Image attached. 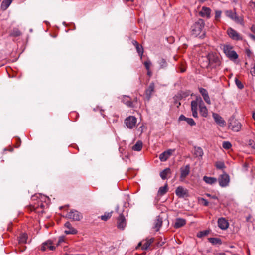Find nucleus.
<instances>
[{
	"mask_svg": "<svg viewBox=\"0 0 255 255\" xmlns=\"http://www.w3.org/2000/svg\"><path fill=\"white\" fill-rule=\"evenodd\" d=\"M204 27V20L202 19H199L193 24L191 27V35L194 37L199 36L200 38H204L205 36Z\"/></svg>",
	"mask_w": 255,
	"mask_h": 255,
	"instance_id": "1",
	"label": "nucleus"
},
{
	"mask_svg": "<svg viewBox=\"0 0 255 255\" xmlns=\"http://www.w3.org/2000/svg\"><path fill=\"white\" fill-rule=\"evenodd\" d=\"M206 63L202 66L206 68H216L220 65L221 61L218 54L214 53H209L205 57Z\"/></svg>",
	"mask_w": 255,
	"mask_h": 255,
	"instance_id": "2",
	"label": "nucleus"
},
{
	"mask_svg": "<svg viewBox=\"0 0 255 255\" xmlns=\"http://www.w3.org/2000/svg\"><path fill=\"white\" fill-rule=\"evenodd\" d=\"M228 127L233 131L238 132L241 129L242 125L238 120L232 117L229 120Z\"/></svg>",
	"mask_w": 255,
	"mask_h": 255,
	"instance_id": "3",
	"label": "nucleus"
},
{
	"mask_svg": "<svg viewBox=\"0 0 255 255\" xmlns=\"http://www.w3.org/2000/svg\"><path fill=\"white\" fill-rule=\"evenodd\" d=\"M225 14L227 17L236 23H240L242 25L244 24L243 18L242 17L238 16L235 11H232L231 10H226L225 11Z\"/></svg>",
	"mask_w": 255,
	"mask_h": 255,
	"instance_id": "4",
	"label": "nucleus"
},
{
	"mask_svg": "<svg viewBox=\"0 0 255 255\" xmlns=\"http://www.w3.org/2000/svg\"><path fill=\"white\" fill-rule=\"evenodd\" d=\"M224 52L230 60H236L238 58L236 52L233 50V47L230 45H225L223 47Z\"/></svg>",
	"mask_w": 255,
	"mask_h": 255,
	"instance_id": "5",
	"label": "nucleus"
},
{
	"mask_svg": "<svg viewBox=\"0 0 255 255\" xmlns=\"http://www.w3.org/2000/svg\"><path fill=\"white\" fill-rule=\"evenodd\" d=\"M137 118L133 116H129L125 120V124L129 129H133L136 126Z\"/></svg>",
	"mask_w": 255,
	"mask_h": 255,
	"instance_id": "6",
	"label": "nucleus"
},
{
	"mask_svg": "<svg viewBox=\"0 0 255 255\" xmlns=\"http://www.w3.org/2000/svg\"><path fill=\"white\" fill-rule=\"evenodd\" d=\"M66 217L74 221H80L83 217L81 213L74 209L71 210L68 212L66 214Z\"/></svg>",
	"mask_w": 255,
	"mask_h": 255,
	"instance_id": "7",
	"label": "nucleus"
},
{
	"mask_svg": "<svg viewBox=\"0 0 255 255\" xmlns=\"http://www.w3.org/2000/svg\"><path fill=\"white\" fill-rule=\"evenodd\" d=\"M227 33L229 35V37L231 38L233 40H242V37L241 35L237 32L235 30L233 29L231 27H229L227 30Z\"/></svg>",
	"mask_w": 255,
	"mask_h": 255,
	"instance_id": "8",
	"label": "nucleus"
},
{
	"mask_svg": "<svg viewBox=\"0 0 255 255\" xmlns=\"http://www.w3.org/2000/svg\"><path fill=\"white\" fill-rule=\"evenodd\" d=\"M218 181L220 186L226 187L228 185L230 181L229 176L226 173L221 175L218 178Z\"/></svg>",
	"mask_w": 255,
	"mask_h": 255,
	"instance_id": "9",
	"label": "nucleus"
},
{
	"mask_svg": "<svg viewBox=\"0 0 255 255\" xmlns=\"http://www.w3.org/2000/svg\"><path fill=\"white\" fill-rule=\"evenodd\" d=\"M155 91V84L153 82H151L149 85L148 87L145 91V99L147 101H149L151 98L152 93Z\"/></svg>",
	"mask_w": 255,
	"mask_h": 255,
	"instance_id": "10",
	"label": "nucleus"
},
{
	"mask_svg": "<svg viewBox=\"0 0 255 255\" xmlns=\"http://www.w3.org/2000/svg\"><path fill=\"white\" fill-rule=\"evenodd\" d=\"M175 193L179 198H184L189 196L188 190L182 186H178L175 190Z\"/></svg>",
	"mask_w": 255,
	"mask_h": 255,
	"instance_id": "11",
	"label": "nucleus"
},
{
	"mask_svg": "<svg viewBox=\"0 0 255 255\" xmlns=\"http://www.w3.org/2000/svg\"><path fill=\"white\" fill-rule=\"evenodd\" d=\"M117 228L120 230H124L126 226V218L122 213H120L117 219Z\"/></svg>",
	"mask_w": 255,
	"mask_h": 255,
	"instance_id": "12",
	"label": "nucleus"
},
{
	"mask_svg": "<svg viewBox=\"0 0 255 255\" xmlns=\"http://www.w3.org/2000/svg\"><path fill=\"white\" fill-rule=\"evenodd\" d=\"M190 165L189 164L186 165L184 167H182L180 168V180L183 181L185 178L189 175L190 173Z\"/></svg>",
	"mask_w": 255,
	"mask_h": 255,
	"instance_id": "13",
	"label": "nucleus"
},
{
	"mask_svg": "<svg viewBox=\"0 0 255 255\" xmlns=\"http://www.w3.org/2000/svg\"><path fill=\"white\" fill-rule=\"evenodd\" d=\"M163 223V219L160 216L156 217L153 224V228L157 232L160 230Z\"/></svg>",
	"mask_w": 255,
	"mask_h": 255,
	"instance_id": "14",
	"label": "nucleus"
},
{
	"mask_svg": "<svg viewBox=\"0 0 255 255\" xmlns=\"http://www.w3.org/2000/svg\"><path fill=\"white\" fill-rule=\"evenodd\" d=\"M122 101L129 108L134 107V103L132 102L131 99L129 96H123L122 98Z\"/></svg>",
	"mask_w": 255,
	"mask_h": 255,
	"instance_id": "15",
	"label": "nucleus"
},
{
	"mask_svg": "<svg viewBox=\"0 0 255 255\" xmlns=\"http://www.w3.org/2000/svg\"><path fill=\"white\" fill-rule=\"evenodd\" d=\"M199 91L200 94L202 95L204 101L208 104H211L210 98L208 95V92L206 89L203 88H199Z\"/></svg>",
	"mask_w": 255,
	"mask_h": 255,
	"instance_id": "16",
	"label": "nucleus"
},
{
	"mask_svg": "<svg viewBox=\"0 0 255 255\" xmlns=\"http://www.w3.org/2000/svg\"><path fill=\"white\" fill-rule=\"evenodd\" d=\"M211 10L210 8L203 6L201 10L199 12V15L203 17L209 18L210 17Z\"/></svg>",
	"mask_w": 255,
	"mask_h": 255,
	"instance_id": "17",
	"label": "nucleus"
},
{
	"mask_svg": "<svg viewBox=\"0 0 255 255\" xmlns=\"http://www.w3.org/2000/svg\"><path fill=\"white\" fill-rule=\"evenodd\" d=\"M218 227L222 230H226L229 227L228 221L224 218H220L218 220Z\"/></svg>",
	"mask_w": 255,
	"mask_h": 255,
	"instance_id": "18",
	"label": "nucleus"
},
{
	"mask_svg": "<svg viewBox=\"0 0 255 255\" xmlns=\"http://www.w3.org/2000/svg\"><path fill=\"white\" fill-rule=\"evenodd\" d=\"M52 243L51 241H47L43 243L41 247V250L43 251H46L48 249L50 251H53L55 249V247L52 245Z\"/></svg>",
	"mask_w": 255,
	"mask_h": 255,
	"instance_id": "19",
	"label": "nucleus"
},
{
	"mask_svg": "<svg viewBox=\"0 0 255 255\" xmlns=\"http://www.w3.org/2000/svg\"><path fill=\"white\" fill-rule=\"evenodd\" d=\"M186 223V221L185 219L181 218H178L175 220L174 227L176 229L179 228L184 226Z\"/></svg>",
	"mask_w": 255,
	"mask_h": 255,
	"instance_id": "20",
	"label": "nucleus"
},
{
	"mask_svg": "<svg viewBox=\"0 0 255 255\" xmlns=\"http://www.w3.org/2000/svg\"><path fill=\"white\" fill-rule=\"evenodd\" d=\"M213 117L215 121L220 126H224L225 121L219 114L217 113H213Z\"/></svg>",
	"mask_w": 255,
	"mask_h": 255,
	"instance_id": "21",
	"label": "nucleus"
},
{
	"mask_svg": "<svg viewBox=\"0 0 255 255\" xmlns=\"http://www.w3.org/2000/svg\"><path fill=\"white\" fill-rule=\"evenodd\" d=\"M154 241V238H151L150 239H146L145 242L143 244L141 249L143 250H146L148 249L149 246L151 245L152 243H153Z\"/></svg>",
	"mask_w": 255,
	"mask_h": 255,
	"instance_id": "22",
	"label": "nucleus"
},
{
	"mask_svg": "<svg viewBox=\"0 0 255 255\" xmlns=\"http://www.w3.org/2000/svg\"><path fill=\"white\" fill-rule=\"evenodd\" d=\"M22 33L17 28H14L9 33V36L11 37H17L22 35Z\"/></svg>",
	"mask_w": 255,
	"mask_h": 255,
	"instance_id": "23",
	"label": "nucleus"
},
{
	"mask_svg": "<svg viewBox=\"0 0 255 255\" xmlns=\"http://www.w3.org/2000/svg\"><path fill=\"white\" fill-rule=\"evenodd\" d=\"M13 0H3L1 3L0 8L3 11L7 9L12 2Z\"/></svg>",
	"mask_w": 255,
	"mask_h": 255,
	"instance_id": "24",
	"label": "nucleus"
},
{
	"mask_svg": "<svg viewBox=\"0 0 255 255\" xmlns=\"http://www.w3.org/2000/svg\"><path fill=\"white\" fill-rule=\"evenodd\" d=\"M171 172L169 168H166L160 173V176L163 180H165L167 178V175L171 174Z\"/></svg>",
	"mask_w": 255,
	"mask_h": 255,
	"instance_id": "25",
	"label": "nucleus"
},
{
	"mask_svg": "<svg viewBox=\"0 0 255 255\" xmlns=\"http://www.w3.org/2000/svg\"><path fill=\"white\" fill-rule=\"evenodd\" d=\"M203 151L200 147H194V154L196 157H202L203 155Z\"/></svg>",
	"mask_w": 255,
	"mask_h": 255,
	"instance_id": "26",
	"label": "nucleus"
},
{
	"mask_svg": "<svg viewBox=\"0 0 255 255\" xmlns=\"http://www.w3.org/2000/svg\"><path fill=\"white\" fill-rule=\"evenodd\" d=\"M168 191V185L166 184L164 186L160 187L158 191V195L162 196Z\"/></svg>",
	"mask_w": 255,
	"mask_h": 255,
	"instance_id": "27",
	"label": "nucleus"
},
{
	"mask_svg": "<svg viewBox=\"0 0 255 255\" xmlns=\"http://www.w3.org/2000/svg\"><path fill=\"white\" fill-rule=\"evenodd\" d=\"M203 180L207 184H213L217 182V179L214 177L204 176L203 177Z\"/></svg>",
	"mask_w": 255,
	"mask_h": 255,
	"instance_id": "28",
	"label": "nucleus"
},
{
	"mask_svg": "<svg viewBox=\"0 0 255 255\" xmlns=\"http://www.w3.org/2000/svg\"><path fill=\"white\" fill-rule=\"evenodd\" d=\"M143 146L142 142L140 140H138L136 142L135 144L132 146V150L136 151H140L141 150Z\"/></svg>",
	"mask_w": 255,
	"mask_h": 255,
	"instance_id": "29",
	"label": "nucleus"
},
{
	"mask_svg": "<svg viewBox=\"0 0 255 255\" xmlns=\"http://www.w3.org/2000/svg\"><path fill=\"white\" fill-rule=\"evenodd\" d=\"M113 213V211H111L110 212H105L104 214L101 216L100 218L102 220L106 221L111 218Z\"/></svg>",
	"mask_w": 255,
	"mask_h": 255,
	"instance_id": "30",
	"label": "nucleus"
},
{
	"mask_svg": "<svg viewBox=\"0 0 255 255\" xmlns=\"http://www.w3.org/2000/svg\"><path fill=\"white\" fill-rule=\"evenodd\" d=\"M208 241L213 245L222 244V241L220 238H209Z\"/></svg>",
	"mask_w": 255,
	"mask_h": 255,
	"instance_id": "31",
	"label": "nucleus"
},
{
	"mask_svg": "<svg viewBox=\"0 0 255 255\" xmlns=\"http://www.w3.org/2000/svg\"><path fill=\"white\" fill-rule=\"evenodd\" d=\"M199 112L203 117H207L208 116V110L206 106L200 107L199 108Z\"/></svg>",
	"mask_w": 255,
	"mask_h": 255,
	"instance_id": "32",
	"label": "nucleus"
},
{
	"mask_svg": "<svg viewBox=\"0 0 255 255\" xmlns=\"http://www.w3.org/2000/svg\"><path fill=\"white\" fill-rule=\"evenodd\" d=\"M159 65H160V68L161 69H164L167 67L168 64L166 61L163 59H160L158 62Z\"/></svg>",
	"mask_w": 255,
	"mask_h": 255,
	"instance_id": "33",
	"label": "nucleus"
},
{
	"mask_svg": "<svg viewBox=\"0 0 255 255\" xmlns=\"http://www.w3.org/2000/svg\"><path fill=\"white\" fill-rule=\"evenodd\" d=\"M136 49L139 55L142 58L144 52L143 47L139 44L138 46H136Z\"/></svg>",
	"mask_w": 255,
	"mask_h": 255,
	"instance_id": "34",
	"label": "nucleus"
},
{
	"mask_svg": "<svg viewBox=\"0 0 255 255\" xmlns=\"http://www.w3.org/2000/svg\"><path fill=\"white\" fill-rule=\"evenodd\" d=\"M209 233L210 231L207 230L200 231L197 233V236L198 238H202L203 237L208 235L209 234Z\"/></svg>",
	"mask_w": 255,
	"mask_h": 255,
	"instance_id": "35",
	"label": "nucleus"
},
{
	"mask_svg": "<svg viewBox=\"0 0 255 255\" xmlns=\"http://www.w3.org/2000/svg\"><path fill=\"white\" fill-rule=\"evenodd\" d=\"M27 238V235L25 234H23L19 237V242L20 243H26Z\"/></svg>",
	"mask_w": 255,
	"mask_h": 255,
	"instance_id": "36",
	"label": "nucleus"
},
{
	"mask_svg": "<svg viewBox=\"0 0 255 255\" xmlns=\"http://www.w3.org/2000/svg\"><path fill=\"white\" fill-rule=\"evenodd\" d=\"M195 100L197 103V104H198L199 108L201 107L205 106L204 105L203 101L202 100V98L200 97H197L196 100Z\"/></svg>",
	"mask_w": 255,
	"mask_h": 255,
	"instance_id": "37",
	"label": "nucleus"
},
{
	"mask_svg": "<svg viewBox=\"0 0 255 255\" xmlns=\"http://www.w3.org/2000/svg\"><path fill=\"white\" fill-rule=\"evenodd\" d=\"M195 100H193L191 102V111L198 110V105Z\"/></svg>",
	"mask_w": 255,
	"mask_h": 255,
	"instance_id": "38",
	"label": "nucleus"
},
{
	"mask_svg": "<svg viewBox=\"0 0 255 255\" xmlns=\"http://www.w3.org/2000/svg\"><path fill=\"white\" fill-rule=\"evenodd\" d=\"M222 147L225 149H229L232 147V144L229 141H224L222 143Z\"/></svg>",
	"mask_w": 255,
	"mask_h": 255,
	"instance_id": "39",
	"label": "nucleus"
},
{
	"mask_svg": "<svg viewBox=\"0 0 255 255\" xmlns=\"http://www.w3.org/2000/svg\"><path fill=\"white\" fill-rule=\"evenodd\" d=\"M168 158H169L168 157L165 152H163L159 155V159L161 161H166Z\"/></svg>",
	"mask_w": 255,
	"mask_h": 255,
	"instance_id": "40",
	"label": "nucleus"
},
{
	"mask_svg": "<svg viewBox=\"0 0 255 255\" xmlns=\"http://www.w3.org/2000/svg\"><path fill=\"white\" fill-rule=\"evenodd\" d=\"M216 167L219 169H223L225 168V166L224 163L222 161H218L216 163Z\"/></svg>",
	"mask_w": 255,
	"mask_h": 255,
	"instance_id": "41",
	"label": "nucleus"
},
{
	"mask_svg": "<svg viewBox=\"0 0 255 255\" xmlns=\"http://www.w3.org/2000/svg\"><path fill=\"white\" fill-rule=\"evenodd\" d=\"M235 82L236 83V86L237 87L240 89H242L244 88V85L242 83V82L238 79V78L236 77L235 79Z\"/></svg>",
	"mask_w": 255,
	"mask_h": 255,
	"instance_id": "42",
	"label": "nucleus"
},
{
	"mask_svg": "<svg viewBox=\"0 0 255 255\" xmlns=\"http://www.w3.org/2000/svg\"><path fill=\"white\" fill-rule=\"evenodd\" d=\"M65 232L66 234H76L77 233V231L71 227L68 230H66Z\"/></svg>",
	"mask_w": 255,
	"mask_h": 255,
	"instance_id": "43",
	"label": "nucleus"
},
{
	"mask_svg": "<svg viewBox=\"0 0 255 255\" xmlns=\"http://www.w3.org/2000/svg\"><path fill=\"white\" fill-rule=\"evenodd\" d=\"M186 122L191 126H195L196 125V123L192 118H187Z\"/></svg>",
	"mask_w": 255,
	"mask_h": 255,
	"instance_id": "44",
	"label": "nucleus"
},
{
	"mask_svg": "<svg viewBox=\"0 0 255 255\" xmlns=\"http://www.w3.org/2000/svg\"><path fill=\"white\" fill-rule=\"evenodd\" d=\"M222 11L221 10H216L215 11V18L216 20H219L221 17Z\"/></svg>",
	"mask_w": 255,
	"mask_h": 255,
	"instance_id": "45",
	"label": "nucleus"
},
{
	"mask_svg": "<svg viewBox=\"0 0 255 255\" xmlns=\"http://www.w3.org/2000/svg\"><path fill=\"white\" fill-rule=\"evenodd\" d=\"M144 65L147 71H149L150 69V66L151 65V63L150 60L146 61L144 62Z\"/></svg>",
	"mask_w": 255,
	"mask_h": 255,
	"instance_id": "46",
	"label": "nucleus"
},
{
	"mask_svg": "<svg viewBox=\"0 0 255 255\" xmlns=\"http://www.w3.org/2000/svg\"><path fill=\"white\" fill-rule=\"evenodd\" d=\"M174 151L175 149H168L164 152H165L167 156L169 158L172 154L173 152H174Z\"/></svg>",
	"mask_w": 255,
	"mask_h": 255,
	"instance_id": "47",
	"label": "nucleus"
},
{
	"mask_svg": "<svg viewBox=\"0 0 255 255\" xmlns=\"http://www.w3.org/2000/svg\"><path fill=\"white\" fill-rule=\"evenodd\" d=\"M200 201H201V203H202L204 206H208V205H209V202H208V201L207 200H206V199H205L204 198H201V199H200Z\"/></svg>",
	"mask_w": 255,
	"mask_h": 255,
	"instance_id": "48",
	"label": "nucleus"
},
{
	"mask_svg": "<svg viewBox=\"0 0 255 255\" xmlns=\"http://www.w3.org/2000/svg\"><path fill=\"white\" fill-rule=\"evenodd\" d=\"M245 53L248 57H251L252 55V52L248 48L246 49Z\"/></svg>",
	"mask_w": 255,
	"mask_h": 255,
	"instance_id": "49",
	"label": "nucleus"
},
{
	"mask_svg": "<svg viewBox=\"0 0 255 255\" xmlns=\"http://www.w3.org/2000/svg\"><path fill=\"white\" fill-rule=\"evenodd\" d=\"M187 118H186L184 115H181L179 117V121H186Z\"/></svg>",
	"mask_w": 255,
	"mask_h": 255,
	"instance_id": "50",
	"label": "nucleus"
},
{
	"mask_svg": "<svg viewBox=\"0 0 255 255\" xmlns=\"http://www.w3.org/2000/svg\"><path fill=\"white\" fill-rule=\"evenodd\" d=\"M192 116H193L194 118H198V112H197V110L192 111Z\"/></svg>",
	"mask_w": 255,
	"mask_h": 255,
	"instance_id": "51",
	"label": "nucleus"
},
{
	"mask_svg": "<svg viewBox=\"0 0 255 255\" xmlns=\"http://www.w3.org/2000/svg\"><path fill=\"white\" fill-rule=\"evenodd\" d=\"M248 145L250 146V147H252L253 145V144H255V142L253 140H251V139H250L249 141H248Z\"/></svg>",
	"mask_w": 255,
	"mask_h": 255,
	"instance_id": "52",
	"label": "nucleus"
},
{
	"mask_svg": "<svg viewBox=\"0 0 255 255\" xmlns=\"http://www.w3.org/2000/svg\"><path fill=\"white\" fill-rule=\"evenodd\" d=\"M250 6L252 8H255V2L254 1H251L250 2Z\"/></svg>",
	"mask_w": 255,
	"mask_h": 255,
	"instance_id": "53",
	"label": "nucleus"
},
{
	"mask_svg": "<svg viewBox=\"0 0 255 255\" xmlns=\"http://www.w3.org/2000/svg\"><path fill=\"white\" fill-rule=\"evenodd\" d=\"M65 227L67 228L68 229L71 228V224L69 222H67L65 224Z\"/></svg>",
	"mask_w": 255,
	"mask_h": 255,
	"instance_id": "54",
	"label": "nucleus"
},
{
	"mask_svg": "<svg viewBox=\"0 0 255 255\" xmlns=\"http://www.w3.org/2000/svg\"><path fill=\"white\" fill-rule=\"evenodd\" d=\"M132 43L133 45L136 47V46H138L139 45V43L136 41V40H133L132 41Z\"/></svg>",
	"mask_w": 255,
	"mask_h": 255,
	"instance_id": "55",
	"label": "nucleus"
},
{
	"mask_svg": "<svg viewBox=\"0 0 255 255\" xmlns=\"http://www.w3.org/2000/svg\"><path fill=\"white\" fill-rule=\"evenodd\" d=\"M137 101H138V98L137 97L134 98L133 100L132 101V102H134V107H136V104L137 103Z\"/></svg>",
	"mask_w": 255,
	"mask_h": 255,
	"instance_id": "56",
	"label": "nucleus"
},
{
	"mask_svg": "<svg viewBox=\"0 0 255 255\" xmlns=\"http://www.w3.org/2000/svg\"><path fill=\"white\" fill-rule=\"evenodd\" d=\"M251 73L253 75H254L255 76V63L254 65V66L253 67V71H251Z\"/></svg>",
	"mask_w": 255,
	"mask_h": 255,
	"instance_id": "57",
	"label": "nucleus"
},
{
	"mask_svg": "<svg viewBox=\"0 0 255 255\" xmlns=\"http://www.w3.org/2000/svg\"><path fill=\"white\" fill-rule=\"evenodd\" d=\"M251 30L252 32L255 34V25H252L251 27Z\"/></svg>",
	"mask_w": 255,
	"mask_h": 255,
	"instance_id": "58",
	"label": "nucleus"
},
{
	"mask_svg": "<svg viewBox=\"0 0 255 255\" xmlns=\"http://www.w3.org/2000/svg\"><path fill=\"white\" fill-rule=\"evenodd\" d=\"M249 36L253 40H255V36L254 35H253L252 34H250L249 35Z\"/></svg>",
	"mask_w": 255,
	"mask_h": 255,
	"instance_id": "59",
	"label": "nucleus"
},
{
	"mask_svg": "<svg viewBox=\"0 0 255 255\" xmlns=\"http://www.w3.org/2000/svg\"><path fill=\"white\" fill-rule=\"evenodd\" d=\"M152 74V72L150 70V69H149V71H147V75L149 76H151Z\"/></svg>",
	"mask_w": 255,
	"mask_h": 255,
	"instance_id": "60",
	"label": "nucleus"
},
{
	"mask_svg": "<svg viewBox=\"0 0 255 255\" xmlns=\"http://www.w3.org/2000/svg\"><path fill=\"white\" fill-rule=\"evenodd\" d=\"M252 118L255 121V112H254L253 113Z\"/></svg>",
	"mask_w": 255,
	"mask_h": 255,
	"instance_id": "61",
	"label": "nucleus"
},
{
	"mask_svg": "<svg viewBox=\"0 0 255 255\" xmlns=\"http://www.w3.org/2000/svg\"><path fill=\"white\" fill-rule=\"evenodd\" d=\"M211 198L214 199H218V198L216 196H212Z\"/></svg>",
	"mask_w": 255,
	"mask_h": 255,
	"instance_id": "62",
	"label": "nucleus"
},
{
	"mask_svg": "<svg viewBox=\"0 0 255 255\" xmlns=\"http://www.w3.org/2000/svg\"><path fill=\"white\" fill-rule=\"evenodd\" d=\"M252 148L255 150V143L253 144V146L251 147Z\"/></svg>",
	"mask_w": 255,
	"mask_h": 255,
	"instance_id": "63",
	"label": "nucleus"
},
{
	"mask_svg": "<svg viewBox=\"0 0 255 255\" xmlns=\"http://www.w3.org/2000/svg\"><path fill=\"white\" fill-rule=\"evenodd\" d=\"M64 255H79V254L72 255V254H66Z\"/></svg>",
	"mask_w": 255,
	"mask_h": 255,
	"instance_id": "64",
	"label": "nucleus"
}]
</instances>
